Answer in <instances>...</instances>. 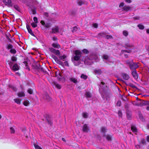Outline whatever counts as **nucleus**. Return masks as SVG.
I'll use <instances>...</instances> for the list:
<instances>
[{"mask_svg": "<svg viewBox=\"0 0 149 149\" xmlns=\"http://www.w3.org/2000/svg\"><path fill=\"white\" fill-rule=\"evenodd\" d=\"M103 58L105 60L106 62L108 63H113V62L111 59L110 56L106 54H104L102 56Z\"/></svg>", "mask_w": 149, "mask_h": 149, "instance_id": "6", "label": "nucleus"}, {"mask_svg": "<svg viewBox=\"0 0 149 149\" xmlns=\"http://www.w3.org/2000/svg\"><path fill=\"white\" fill-rule=\"evenodd\" d=\"M54 54L57 55H60V52L59 50H56Z\"/></svg>", "mask_w": 149, "mask_h": 149, "instance_id": "53", "label": "nucleus"}, {"mask_svg": "<svg viewBox=\"0 0 149 149\" xmlns=\"http://www.w3.org/2000/svg\"><path fill=\"white\" fill-rule=\"evenodd\" d=\"M149 105V101H143L139 105L140 106H142L143 105Z\"/></svg>", "mask_w": 149, "mask_h": 149, "instance_id": "17", "label": "nucleus"}, {"mask_svg": "<svg viewBox=\"0 0 149 149\" xmlns=\"http://www.w3.org/2000/svg\"><path fill=\"white\" fill-rule=\"evenodd\" d=\"M94 72L95 73L100 74L101 73V71L100 69H95L94 70Z\"/></svg>", "mask_w": 149, "mask_h": 149, "instance_id": "30", "label": "nucleus"}, {"mask_svg": "<svg viewBox=\"0 0 149 149\" xmlns=\"http://www.w3.org/2000/svg\"><path fill=\"white\" fill-rule=\"evenodd\" d=\"M131 129L132 131L134 132H136L137 131V130L136 127L134 125L131 126Z\"/></svg>", "mask_w": 149, "mask_h": 149, "instance_id": "23", "label": "nucleus"}, {"mask_svg": "<svg viewBox=\"0 0 149 149\" xmlns=\"http://www.w3.org/2000/svg\"><path fill=\"white\" fill-rule=\"evenodd\" d=\"M105 38L107 39H111L112 38V37L111 35H106Z\"/></svg>", "mask_w": 149, "mask_h": 149, "instance_id": "50", "label": "nucleus"}, {"mask_svg": "<svg viewBox=\"0 0 149 149\" xmlns=\"http://www.w3.org/2000/svg\"><path fill=\"white\" fill-rule=\"evenodd\" d=\"M23 63L25 65V66L26 67V69H27L29 70V66L27 64V62L25 61H24Z\"/></svg>", "mask_w": 149, "mask_h": 149, "instance_id": "42", "label": "nucleus"}, {"mask_svg": "<svg viewBox=\"0 0 149 149\" xmlns=\"http://www.w3.org/2000/svg\"><path fill=\"white\" fill-rule=\"evenodd\" d=\"M26 28L28 30V32L31 34L32 36L35 37V35L33 33L32 30L31 29L29 25H26Z\"/></svg>", "mask_w": 149, "mask_h": 149, "instance_id": "12", "label": "nucleus"}, {"mask_svg": "<svg viewBox=\"0 0 149 149\" xmlns=\"http://www.w3.org/2000/svg\"><path fill=\"white\" fill-rule=\"evenodd\" d=\"M83 117L84 118H86L88 117V114L86 112H84L83 113Z\"/></svg>", "mask_w": 149, "mask_h": 149, "instance_id": "45", "label": "nucleus"}, {"mask_svg": "<svg viewBox=\"0 0 149 149\" xmlns=\"http://www.w3.org/2000/svg\"><path fill=\"white\" fill-rule=\"evenodd\" d=\"M101 131L102 133H103V136L105 137L106 136V135H105L104 133L105 132L106 129L104 127H102L101 128Z\"/></svg>", "mask_w": 149, "mask_h": 149, "instance_id": "41", "label": "nucleus"}, {"mask_svg": "<svg viewBox=\"0 0 149 149\" xmlns=\"http://www.w3.org/2000/svg\"><path fill=\"white\" fill-rule=\"evenodd\" d=\"M35 69H36L37 70H42V68L40 67V65L38 64V65H37L36 67L33 68Z\"/></svg>", "mask_w": 149, "mask_h": 149, "instance_id": "27", "label": "nucleus"}, {"mask_svg": "<svg viewBox=\"0 0 149 149\" xmlns=\"http://www.w3.org/2000/svg\"><path fill=\"white\" fill-rule=\"evenodd\" d=\"M56 87L58 89H60L61 88V86L58 84H56Z\"/></svg>", "mask_w": 149, "mask_h": 149, "instance_id": "61", "label": "nucleus"}, {"mask_svg": "<svg viewBox=\"0 0 149 149\" xmlns=\"http://www.w3.org/2000/svg\"><path fill=\"white\" fill-rule=\"evenodd\" d=\"M7 62L12 70H13L14 71L19 70V66L17 63H15L13 62L9 61H8Z\"/></svg>", "mask_w": 149, "mask_h": 149, "instance_id": "4", "label": "nucleus"}, {"mask_svg": "<svg viewBox=\"0 0 149 149\" xmlns=\"http://www.w3.org/2000/svg\"><path fill=\"white\" fill-rule=\"evenodd\" d=\"M99 90L102 98L107 101L109 100L110 96L108 92V88L106 84L101 82L100 85Z\"/></svg>", "mask_w": 149, "mask_h": 149, "instance_id": "1", "label": "nucleus"}, {"mask_svg": "<svg viewBox=\"0 0 149 149\" xmlns=\"http://www.w3.org/2000/svg\"><path fill=\"white\" fill-rule=\"evenodd\" d=\"M132 74L134 79H138V75L136 70H134L132 71Z\"/></svg>", "mask_w": 149, "mask_h": 149, "instance_id": "15", "label": "nucleus"}, {"mask_svg": "<svg viewBox=\"0 0 149 149\" xmlns=\"http://www.w3.org/2000/svg\"><path fill=\"white\" fill-rule=\"evenodd\" d=\"M93 26L95 28H97L98 26V25L97 23H94L93 25Z\"/></svg>", "mask_w": 149, "mask_h": 149, "instance_id": "58", "label": "nucleus"}, {"mask_svg": "<svg viewBox=\"0 0 149 149\" xmlns=\"http://www.w3.org/2000/svg\"><path fill=\"white\" fill-rule=\"evenodd\" d=\"M85 95L88 100H90V98H91L92 97L91 94L88 91H87L86 92Z\"/></svg>", "mask_w": 149, "mask_h": 149, "instance_id": "16", "label": "nucleus"}, {"mask_svg": "<svg viewBox=\"0 0 149 149\" xmlns=\"http://www.w3.org/2000/svg\"><path fill=\"white\" fill-rule=\"evenodd\" d=\"M82 52L85 54H88L89 53L88 51L86 49H84L82 51Z\"/></svg>", "mask_w": 149, "mask_h": 149, "instance_id": "46", "label": "nucleus"}, {"mask_svg": "<svg viewBox=\"0 0 149 149\" xmlns=\"http://www.w3.org/2000/svg\"><path fill=\"white\" fill-rule=\"evenodd\" d=\"M29 104V102L27 100H25L23 102L24 105L26 106H28Z\"/></svg>", "mask_w": 149, "mask_h": 149, "instance_id": "33", "label": "nucleus"}, {"mask_svg": "<svg viewBox=\"0 0 149 149\" xmlns=\"http://www.w3.org/2000/svg\"><path fill=\"white\" fill-rule=\"evenodd\" d=\"M47 120L48 123L50 125H51L52 124V119L49 118V117L47 118Z\"/></svg>", "mask_w": 149, "mask_h": 149, "instance_id": "24", "label": "nucleus"}, {"mask_svg": "<svg viewBox=\"0 0 149 149\" xmlns=\"http://www.w3.org/2000/svg\"><path fill=\"white\" fill-rule=\"evenodd\" d=\"M66 56L65 55H63V56H60L59 57L60 59L64 61V59L66 58Z\"/></svg>", "mask_w": 149, "mask_h": 149, "instance_id": "37", "label": "nucleus"}, {"mask_svg": "<svg viewBox=\"0 0 149 149\" xmlns=\"http://www.w3.org/2000/svg\"><path fill=\"white\" fill-rule=\"evenodd\" d=\"M14 7L16 10L18 11H19L20 10L19 8L17 5H14Z\"/></svg>", "mask_w": 149, "mask_h": 149, "instance_id": "49", "label": "nucleus"}, {"mask_svg": "<svg viewBox=\"0 0 149 149\" xmlns=\"http://www.w3.org/2000/svg\"><path fill=\"white\" fill-rule=\"evenodd\" d=\"M77 3L78 5L81 6L84 4H86L87 3V2L83 0H80L77 2Z\"/></svg>", "mask_w": 149, "mask_h": 149, "instance_id": "19", "label": "nucleus"}, {"mask_svg": "<svg viewBox=\"0 0 149 149\" xmlns=\"http://www.w3.org/2000/svg\"><path fill=\"white\" fill-rule=\"evenodd\" d=\"M37 23H33V22L32 23H31V25L33 28H35L36 27L37 25L36 24Z\"/></svg>", "mask_w": 149, "mask_h": 149, "instance_id": "52", "label": "nucleus"}, {"mask_svg": "<svg viewBox=\"0 0 149 149\" xmlns=\"http://www.w3.org/2000/svg\"><path fill=\"white\" fill-rule=\"evenodd\" d=\"M89 130L88 127L86 124H84L83 127V131L85 132H88Z\"/></svg>", "mask_w": 149, "mask_h": 149, "instance_id": "14", "label": "nucleus"}, {"mask_svg": "<svg viewBox=\"0 0 149 149\" xmlns=\"http://www.w3.org/2000/svg\"><path fill=\"white\" fill-rule=\"evenodd\" d=\"M34 147L36 149H42L38 145L36 144L34 145Z\"/></svg>", "mask_w": 149, "mask_h": 149, "instance_id": "54", "label": "nucleus"}, {"mask_svg": "<svg viewBox=\"0 0 149 149\" xmlns=\"http://www.w3.org/2000/svg\"><path fill=\"white\" fill-rule=\"evenodd\" d=\"M139 117L141 121H143L144 120V119L143 118V117L142 115L141 114H139Z\"/></svg>", "mask_w": 149, "mask_h": 149, "instance_id": "48", "label": "nucleus"}, {"mask_svg": "<svg viewBox=\"0 0 149 149\" xmlns=\"http://www.w3.org/2000/svg\"><path fill=\"white\" fill-rule=\"evenodd\" d=\"M12 0H3L4 4L8 6H12L13 4L11 2Z\"/></svg>", "mask_w": 149, "mask_h": 149, "instance_id": "9", "label": "nucleus"}, {"mask_svg": "<svg viewBox=\"0 0 149 149\" xmlns=\"http://www.w3.org/2000/svg\"><path fill=\"white\" fill-rule=\"evenodd\" d=\"M98 35H100V36L105 37L106 35V33L105 32H103L99 33Z\"/></svg>", "mask_w": 149, "mask_h": 149, "instance_id": "34", "label": "nucleus"}, {"mask_svg": "<svg viewBox=\"0 0 149 149\" xmlns=\"http://www.w3.org/2000/svg\"><path fill=\"white\" fill-rule=\"evenodd\" d=\"M121 75L123 78L125 80H128L130 78L129 76L125 73L122 74Z\"/></svg>", "mask_w": 149, "mask_h": 149, "instance_id": "18", "label": "nucleus"}, {"mask_svg": "<svg viewBox=\"0 0 149 149\" xmlns=\"http://www.w3.org/2000/svg\"><path fill=\"white\" fill-rule=\"evenodd\" d=\"M124 45L126 48H132L134 47V45L130 42L129 39H127V41L125 42Z\"/></svg>", "mask_w": 149, "mask_h": 149, "instance_id": "5", "label": "nucleus"}, {"mask_svg": "<svg viewBox=\"0 0 149 149\" xmlns=\"http://www.w3.org/2000/svg\"><path fill=\"white\" fill-rule=\"evenodd\" d=\"M55 61L57 63L62 66L64 65L63 63L60 61L58 58H57Z\"/></svg>", "mask_w": 149, "mask_h": 149, "instance_id": "21", "label": "nucleus"}, {"mask_svg": "<svg viewBox=\"0 0 149 149\" xmlns=\"http://www.w3.org/2000/svg\"><path fill=\"white\" fill-rule=\"evenodd\" d=\"M123 36L125 37H126L128 36V31H127L125 30L123 31Z\"/></svg>", "mask_w": 149, "mask_h": 149, "instance_id": "35", "label": "nucleus"}, {"mask_svg": "<svg viewBox=\"0 0 149 149\" xmlns=\"http://www.w3.org/2000/svg\"><path fill=\"white\" fill-rule=\"evenodd\" d=\"M127 116L128 119H130L131 117L132 114L130 112H127Z\"/></svg>", "mask_w": 149, "mask_h": 149, "instance_id": "29", "label": "nucleus"}, {"mask_svg": "<svg viewBox=\"0 0 149 149\" xmlns=\"http://www.w3.org/2000/svg\"><path fill=\"white\" fill-rule=\"evenodd\" d=\"M17 57L15 56H12L11 58V61L13 62L14 63V62L17 61Z\"/></svg>", "mask_w": 149, "mask_h": 149, "instance_id": "28", "label": "nucleus"}, {"mask_svg": "<svg viewBox=\"0 0 149 149\" xmlns=\"http://www.w3.org/2000/svg\"><path fill=\"white\" fill-rule=\"evenodd\" d=\"M137 26L140 29H143L144 28V26L143 25L141 24L138 25Z\"/></svg>", "mask_w": 149, "mask_h": 149, "instance_id": "40", "label": "nucleus"}, {"mask_svg": "<svg viewBox=\"0 0 149 149\" xmlns=\"http://www.w3.org/2000/svg\"><path fill=\"white\" fill-rule=\"evenodd\" d=\"M124 5V3L123 2H122L120 4L119 7H120V8L122 7Z\"/></svg>", "mask_w": 149, "mask_h": 149, "instance_id": "64", "label": "nucleus"}, {"mask_svg": "<svg viewBox=\"0 0 149 149\" xmlns=\"http://www.w3.org/2000/svg\"><path fill=\"white\" fill-rule=\"evenodd\" d=\"M55 60L57 58L55 55L52 54L51 56Z\"/></svg>", "mask_w": 149, "mask_h": 149, "instance_id": "60", "label": "nucleus"}, {"mask_svg": "<svg viewBox=\"0 0 149 149\" xmlns=\"http://www.w3.org/2000/svg\"><path fill=\"white\" fill-rule=\"evenodd\" d=\"M52 46L54 48H59L60 47V45L57 43H54L52 44Z\"/></svg>", "mask_w": 149, "mask_h": 149, "instance_id": "20", "label": "nucleus"}, {"mask_svg": "<svg viewBox=\"0 0 149 149\" xmlns=\"http://www.w3.org/2000/svg\"><path fill=\"white\" fill-rule=\"evenodd\" d=\"M59 28L58 26H55L52 29V33H55L59 32Z\"/></svg>", "mask_w": 149, "mask_h": 149, "instance_id": "11", "label": "nucleus"}, {"mask_svg": "<svg viewBox=\"0 0 149 149\" xmlns=\"http://www.w3.org/2000/svg\"><path fill=\"white\" fill-rule=\"evenodd\" d=\"M9 87L11 88L14 91H17V88L13 85H9Z\"/></svg>", "mask_w": 149, "mask_h": 149, "instance_id": "31", "label": "nucleus"}, {"mask_svg": "<svg viewBox=\"0 0 149 149\" xmlns=\"http://www.w3.org/2000/svg\"><path fill=\"white\" fill-rule=\"evenodd\" d=\"M122 113L121 111H118V115L120 117L122 116Z\"/></svg>", "mask_w": 149, "mask_h": 149, "instance_id": "62", "label": "nucleus"}, {"mask_svg": "<svg viewBox=\"0 0 149 149\" xmlns=\"http://www.w3.org/2000/svg\"><path fill=\"white\" fill-rule=\"evenodd\" d=\"M18 96L19 97H24L25 94L22 92H19L18 94Z\"/></svg>", "mask_w": 149, "mask_h": 149, "instance_id": "26", "label": "nucleus"}, {"mask_svg": "<svg viewBox=\"0 0 149 149\" xmlns=\"http://www.w3.org/2000/svg\"><path fill=\"white\" fill-rule=\"evenodd\" d=\"M78 29V28L76 26H74L72 28V31L73 33L76 32L77 31Z\"/></svg>", "mask_w": 149, "mask_h": 149, "instance_id": "38", "label": "nucleus"}, {"mask_svg": "<svg viewBox=\"0 0 149 149\" xmlns=\"http://www.w3.org/2000/svg\"><path fill=\"white\" fill-rule=\"evenodd\" d=\"M88 77L87 75L84 74H82L81 76V78L84 79H87Z\"/></svg>", "mask_w": 149, "mask_h": 149, "instance_id": "36", "label": "nucleus"}, {"mask_svg": "<svg viewBox=\"0 0 149 149\" xmlns=\"http://www.w3.org/2000/svg\"><path fill=\"white\" fill-rule=\"evenodd\" d=\"M70 80L74 83H77V79L74 77H71L70 78Z\"/></svg>", "mask_w": 149, "mask_h": 149, "instance_id": "22", "label": "nucleus"}, {"mask_svg": "<svg viewBox=\"0 0 149 149\" xmlns=\"http://www.w3.org/2000/svg\"><path fill=\"white\" fill-rule=\"evenodd\" d=\"M27 91L29 93L31 94H32L33 93V90L31 88L29 89Z\"/></svg>", "mask_w": 149, "mask_h": 149, "instance_id": "55", "label": "nucleus"}, {"mask_svg": "<svg viewBox=\"0 0 149 149\" xmlns=\"http://www.w3.org/2000/svg\"><path fill=\"white\" fill-rule=\"evenodd\" d=\"M14 101L16 103L18 104H20V100L18 99H14Z\"/></svg>", "mask_w": 149, "mask_h": 149, "instance_id": "39", "label": "nucleus"}, {"mask_svg": "<svg viewBox=\"0 0 149 149\" xmlns=\"http://www.w3.org/2000/svg\"><path fill=\"white\" fill-rule=\"evenodd\" d=\"M111 136L109 135H107L106 136V139L109 141H110L111 140Z\"/></svg>", "mask_w": 149, "mask_h": 149, "instance_id": "51", "label": "nucleus"}, {"mask_svg": "<svg viewBox=\"0 0 149 149\" xmlns=\"http://www.w3.org/2000/svg\"><path fill=\"white\" fill-rule=\"evenodd\" d=\"M10 132L11 134H14L15 132L14 129L13 127H11L10 129Z\"/></svg>", "mask_w": 149, "mask_h": 149, "instance_id": "44", "label": "nucleus"}, {"mask_svg": "<svg viewBox=\"0 0 149 149\" xmlns=\"http://www.w3.org/2000/svg\"><path fill=\"white\" fill-rule=\"evenodd\" d=\"M13 47V46L11 44H7V46L6 47V48L8 49H12Z\"/></svg>", "mask_w": 149, "mask_h": 149, "instance_id": "25", "label": "nucleus"}, {"mask_svg": "<svg viewBox=\"0 0 149 149\" xmlns=\"http://www.w3.org/2000/svg\"><path fill=\"white\" fill-rule=\"evenodd\" d=\"M10 52L12 54H15L16 52V50L13 48L10 50Z\"/></svg>", "mask_w": 149, "mask_h": 149, "instance_id": "32", "label": "nucleus"}, {"mask_svg": "<svg viewBox=\"0 0 149 149\" xmlns=\"http://www.w3.org/2000/svg\"><path fill=\"white\" fill-rule=\"evenodd\" d=\"M64 64L65 66H69V64L67 61L64 62Z\"/></svg>", "mask_w": 149, "mask_h": 149, "instance_id": "63", "label": "nucleus"}, {"mask_svg": "<svg viewBox=\"0 0 149 149\" xmlns=\"http://www.w3.org/2000/svg\"><path fill=\"white\" fill-rule=\"evenodd\" d=\"M130 67L131 70H134L137 68L139 67V65H138V63L132 62V64H130Z\"/></svg>", "mask_w": 149, "mask_h": 149, "instance_id": "7", "label": "nucleus"}, {"mask_svg": "<svg viewBox=\"0 0 149 149\" xmlns=\"http://www.w3.org/2000/svg\"><path fill=\"white\" fill-rule=\"evenodd\" d=\"M33 19L35 23H38V18L36 17H34Z\"/></svg>", "mask_w": 149, "mask_h": 149, "instance_id": "56", "label": "nucleus"}, {"mask_svg": "<svg viewBox=\"0 0 149 149\" xmlns=\"http://www.w3.org/2000/svg\"><path fill=\"white\" fill-rule=\"evenodd\" d=\"M96 56L93 55H91L89 56H86L84 60V63L85 64L91 65L93 63V60L96 58Z\"/></svg>", "mask_w": 149, "mask_h": 149, "instance_id": "2", "label": "nucleus"}, {"mask_svg": "<svg viewBox=\"0 0 149 149\" xmlns=\"http://www.w3.org/2000/svg\"><path fill=\"white\" fill-rule=\"evenodd\" d=\"M141 142L142 144L144 145L146 144V141L144 139H141Z\"/></svg>", "mask_w": 149, "mask_h": 149, "instance_id": "47", "label": "nucleus"}, {"mask_svg": "<svg viewBox=\"0 0 149 149\" xmlns=\"http://www.w3.org/2000/svg\"><path fill=\"white\" fill-rule=\"evenodd\" d=\"M74 54L75 56L74 57V60L75 61H74V64L75 65L77 66L79 64V62L76 63V62L79 59L81 56L82 53L79 50H76L74 52Z\"/></svg>", "mask_w": 149, "mask_h": 149, "instance_id": "3", "label": "nucleus"}, {"mask_svg": "<svg viewBox=\"0 0 149 149\" xmlns=\"http://www.w3.org/2000/svg\"><path fill=\"white\" fill-rule=\"evenodd\" d=\"M43 97L44 99L47 102H49L51 100V98L47 93H44L43 95Z\"/></svg>", "mask_w": 149, "mask_h": 149, "instance_id": "10", "label": "nucleus"}, {"mask_svg": "<svg viewBox=\"0 0 149 149\" xmlns=\"http://www.w3.org/2000/svg\"><path fill=\"white\" fill-rule=\"evenodd\" d=\"M131 7L129 6H125L122 8V11H125L127 12L131 9Z\"/></svg>", "mask_w": 149, "mask_h": 149, "instance_id": "13", "label": "nucleus"}, {"mask_svg": "<svg viewBox=\"0 0 149 149\" xmlns=\"http://www.w3.org/2000/svg\"><path fill=\"white\" fill-rule=\"evenodd\" d=\"M40 23L46 28H49L51 26V23H45L44 21L43 20H41L40 21Z\"/></svg>", "mask_w": 149, "mask_h": 149, "instance_id": "8", "label": "nucleus"}, {"mask_svg": "<svg viewBox=\"0 0 149 149\" xmlns=\"http://www.w3.org/2000/svg\"><path fill=\"white\" fill-rule=\"evenodd\" d=\"M49 49L50 52H52L54 54L56 50V49L52 47L50 48Z\"/></svg>", "mask_w": 149, "mask_h": 149, "instance_id": "43", "label": "nucleus"}, {"mask_svg": "<svg viewBox=\"0 0 149 149\" xmlns=\"http://www.w3.org/2000/svg\"><path fill=\"white\" fill-rule=\"evenodd\" d=\"M132 62H133L132 60H131V61L127 60L126 61V63L128 64H129L130 65V64H132Z\"/></svg>", "mask_w": 149, "mask_h": 149, "instance_id": "57", "label": "nucleus"}, {"mask_svg": "<svg viewBox=\"0 0 149 149\" xmlns=\"http://www.w3.org/2000/svg\"><path fill=\"white\" fill-rule=\"evenodd\" d=\"M121 104V102L120 101H118L116 105L118 106H120Z\"/></svg>", "mask_w": 149, "mask_h": 149, "instance_id": "59", "label": "nucleus"}]
</instances>
